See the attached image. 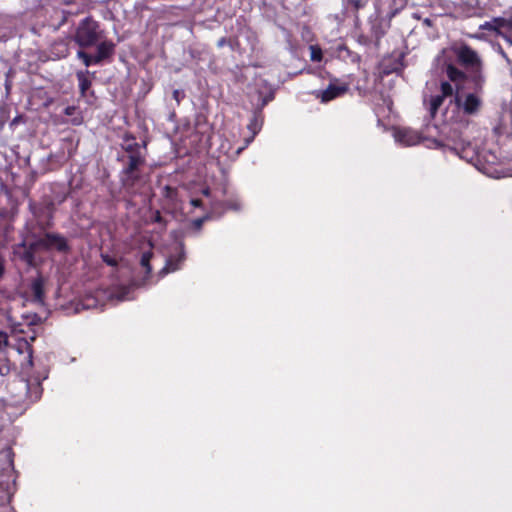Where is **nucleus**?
Here are the masks:
<instances>
[{"label": "nucleus", "mask_w": 512, "mask_h": 512, "mask_svg": "<svg viewBox=\"0 0 512 512\" xmlns=\"http://www.w3.org/2000/svg\"><path fill=\"white\" fill-rule=\"evenodd\" d=\"M469 82L473 84L472 92L461 95L460 91L462 86L456 85V93L453 98V103L459 108L464 115L474 116L477 115L483 107V93L485 85V77L481 71H474L470 73Z\"/></svg>", "instance_id": "f257e3e1"}, {"label": "nucleus", "mask_w": 512, "mask_h": 512, "mask_svg": "<svg viewBox=\"0 0 512 512\" xmlns=\"http://www.w3.org/2000/svg\"><path fill=\"white\" fill-rule=\"evenodd\" d=\"M145 164H137L132 160L130 164H124L120 171V183L122 188L130 195L141 193L142 188L147 184L148 179L143 174L142 168Z\"/></svg>", "instance_id": "f03ea898"}, {"label": "nucleus", "mask_w": 512, "mask_h": 512, "mask_svg": "<svg viewBox=\"0 0 512 512\" xmlns=\"http://www.w3.org/2000/svg\"><path fill=\"white\" fill-rule=\"evenodd\" d=\"M100 25L91 17H86L80 21L74 34L75 43L85 49L95 46L103 37Z\"/></svg>", "instance_id": "7ed1b4c3"}, {"label": "nucleus", "mask_w": 512, "mask_h": 512, "mask_svg": "<svg viewBox=\"0 0 512 512\" xmlns=\"http://www.w3.org/2000/svg\"><path fill=\"white\" fill-rule=\"evenodd\" d=\"M147 145V141L143 140L139 143L135 135L126 132L122 136V142L120 144L125 155L119 156L118 161H122L124 164H130L132 160H136L137 164H146Z\"/></svg>", "instance_id": "20e7f679"}, {"label": "nucleus", "mask_w": 512, "mask_h": 512, "mask_svg": "<svg viewBox=\"0 0 512 512\" xmlns=\"http://www.w3.org/2000/svg\"><path fill=\"white\" fill-rule=\"evenodd\" d=\"M29 209L33 216L36 218L37 223L42 230H46L53 226V217L55 211V205L53 201L48 200L42 203L30 201Z\"/></svg>", "instance_id": "39448f33"}, {"label": "nucleus", "mask_w": 512, "mask_h": 512, "mask_svg": "<svg viewBox=\"0 0 512 512\" xmlns=\"http://www.w3.org/2000/svg\"><path fill=\"white\" fill-rule=\"evenodd\" d=\"M37 245L39 248L46 250L55 249L60 253H68L70 251L67 239L58 233H45L41 238L37 239Z\"/></svg>", "instance_id": "423d86ee"}, {"label": "nucleus", "mask_w": 512, "mask_h": 512, "mask_svg": "<svg viewBox=\"0 0 512 512\" xmlns=\"http://www.w3.org/2000/svg\"><path fill=\"white\" fill-rule=\"evenodd\" d=\"M457 61L465 68H472L474 71L482 72V62L477 52L468 45H462L456 51Z\"/></svg>", "instance_id": "0eeeda50"}, {"label": "nucleus", "mask_w": 512, "mask_h": 512, "mask_svg": "<svg viewBox=\"0 0 512 512\" xmlns=\"http://www.w3.org/2000/svg\"><path fill=\"white\" fill-rule=\"evenodd\" d=\"M39 248L37 240L33 243L26 244L25 241L13 246L14 258L24 262L28 266H33L35 262V252Z\"/></svg>", "instance_id": "6e6552de"}, {"label": "nucleus", "mask_w": 512, "mask_h": 512, "mask_svg": "<svg viewBox=\"0 0 512 512\" xmlns=\"http://www.w3.org/2000/svg\"><path fill=\"white\" fill-rule=\"evenodd\" d=\"M263 113L261 110H255L253 112L252 117L247 125V129L250 132V136L245 138V145L243 147L238 148L237 152L240 153L243 149H245L255 138V136L260 132L263 125Z\"/></svg>", "instance_id": "1a4fd4ad"}, {"label": "nucleus", "mask_w": 512, "mask_h": 512, "mask_svg": "<svg viewBox=\"0 0 512 512\" xmlns=\"http://www.w3.org/2000/svg\"><path fill=\"white\" fill-rule=\"evenodd\" d=\"M395 139L405 146H414L422 141V136L411 128H399L395 132Z\"/></svg>", "instance_id": "9d476101"}, {"label": "nucleus", "mask_w": 512, "mask_h": 512, "mask_svg": "<svg viewBox=\"0 0 512 512\" xmlns=\"http://www.w3.org/2000/svg\"><path fill=\"white\" fill-rule=\"evenodd\" d=\"M97 52L94 55L98 64L110 62L115 54L116 45L111 40L99 41L96 44Z\"/></svg>", "instance_id": "9b49d317"}, {"label": "nucleus", "mask_w": 512, "mask_h": 512, "mask_svg": "<svg viewBox=\"0 0 512 512\" xmlns=\"http://www.w3.org/2000/svg\"><path fill=\"white\" fill-rule=\"evenodd\" d=\"M504 28L511 30L512 20L506 19L504 17H494L490 21H486L480 25L481 30L495 32L498 36L502 35V29Z\"/></svg>", "instance_id": "f8f14e48"}, {"label": "nucleus", "mask_w": 512, "mask_h": 512, "mask_svg": "<svg viewBox=\"0 0 512 512\" xmlns=\"http://www.w3.org/2000/svg\"><path fill=\"white\" fill-rule=\"evenodd\" d=\"M348 91L347 85H336L330 83L328 87L317 94V97L320 98L321 102L327 103L331 100H334L342 95H344Z\"/></svg>", "instance_id": "ddd939ff"}, {"label": "nucleus", "mask_w": 512, "mask_h": 512, "mask_svg": "<svg viewBox=\"0 0 512 512\" xmlns=\"http://www.w3.org/2000/svg\"><path fill=\"white\" fill-rule=\"evenodd\" d=\"M185 260V252L183 244L180 245L179 252L177 254L170 255L166 260L165 266L161 269L160 275L164 276L170 272L177 271L180 269L181 264Z\"/></svg>", "instance_id": "4468645a"}, {"label": "nucleus", "mask_w": 512, "mask_h": 512, "mask_svg": "<svg viewBox=\"0 0 512 512\" xmlns=\"http://www.w3.org/2000/svg\"><path fill=\"white\" fill-rule=\"evenodd\" d=\"M90 72L88 70H79L76 72V78L78 80L79 92L81 97L85 98L90 92L91 96H94V92L90 91L92 81L89 78Z\"/></svg>", "instance_id": "2eb2a0df"}, {"label": "nucleus", "mask_w": 512, "mask_h": 512, "mask_svg": "<svg viewBox=\"0 0 512 512\" xmlns=\"http://www.w3.org/2000/svg\"><path fill=\"white\" fill-rule=\"evenodd\" d=\"M445 72L449 82H453L455 85H459V81H469L470 74H466L453 64H447L445 67Z\"/></svg>", "instance_id": "dca6fc26"}, {"label": "nucleus", "mask_w": 512, "mask_h": 512, "mask_svg": "<svg viewBox=\"0 0 512 512\" xmlns=\"http://www.w3.org/2000/svg\"><path fill=\"white\" fill-rule=\"evenodd\" d=\"M31 292L34 297V301L42 303L44 300V280L42 277H38L32 281Z\"/></svg>", "instance_id": "f3484780"}, {"label": "nucleus", "mask_w": 512, "mask_h": 512, "mask_svg": "<svg viewBox=\"0 0 512 512\" xmlns=\"http://www.w3.org/2000/svg\"><path fill=\"white\" fill-rule=\"evenodd\" d=\"M444 100H445V98L439 94L433 95L430 97L428 110H429L431 118H434L436 116L439 108L444 103Z\"/></svg>", "instance_id": "a211bd4d"}, {"label": "nucleus", "mask_w": 512, "mask_h": 512, "mask_svg": "<svg viewBox=\"0 0 512 512\" xmlns=\"http://www.w3.org/2000/svg\"><path fill=\"white\" fill-rule=\"evenodd\" d=\"M217 47L218 48H222L224 47L225 45L229 46L230 49L232 51H236L239 46H240V41L237 37H230V38H227V37H221L218 41H217Z\"/></svg>", "instance_id": "6ab92c4d"}, {"label": "nucleus", "mask_w": 512, "mask_h": 512, "mask_svg": "<svg viewBox=\"0 0 512 512\" xmlns=\"http://www.w3.org/2000/svg\"><path fill=\"white\" fill-rule=\"evenodd\" d=\"M64 114L66 116H74L71 119V123L73 125H80L83 122V117H82L81 113L78 111V108L76 106H67L64 109Z\"/></svg>", "instance_id": "aec40b11"}, {"label": "nucleus", "mask_w": 512, "mask_h": 512, "mask_svg": "<svg viewBox=\"0 0 512 512\" xmlns=\"http://www.w3.org/2000/svg\"><path fill=\"white\" fill-rule=\"evenodd\" d=\"M153 257V252L151 250L145 251L141 255L140 265L145 269L146 275H150L152 272V266L150 261Z\"/></svg>", "instance_id": "412c9836"}, {"label": "nucleus", "mask_w": 512, "mask_h": 512, "mask_svg": "<svg viewBox=\"0 0 512 512\" xmlns=\"http://www.w3.org/2000/svg\"><path fill=\"white\" fill-rule=\"evenodd\" d=\"M77 57L82 60L86 67L98 65V62L95 60V56L87 53L83 48L77 51Z\"/></svg>", "instance_id": "4be33fe9"}, {"label": "nucleus", "mask_w": 512, "mask_h": 512, "mask_svg": "<svg viewBox=\"0 0 512 512\" xmlns=\"http://www.w3.org/2000/svg\"><path fill=\"white\" fill-rule=\"evenodd\" d=\"M456 87L454 88L449 81H441L440 82V94L442 97H452L455 96Z\"/></svg>", "instance_id": "5701e85b"}, {"label": "nucleus", "mask_w": 512, "mask_h": 512, "mask_svg": "<svg viewBox=\"0 0 512 512\" xmlns=\"http://www.w3.org/2000/svg\"><path fill=\"white\" fill-rule=\"evenodd\" d=\"M436 146L437 147H447L450 151L454 152L455 154L459 155L461 158H466L467 155H464V154H468V150L471 148V145L468 143L466 146H462L461 148V152H459L458 148L457 147H450V146H447L445 144H443L441 141L439 140H435L434 141Z\"/></svg>", "instance_id": "b1692460"}, {"label": "nucleus", "mask_w": 512, "mask_h": 512, "mask_svg": "<svg viewBox=\"0 0 512 512\" xmlns=\"http://www.w3.org/2000/svg\"><path fill=\"white\" fill-rule=\"evenodd\" d=\"M151 222L159 224L162 229H166L167 220L161 215L159 210L153 212L151 216Z\"/></svg>", "instance_id": "393cba45"}, {"label": "nucleus", "mask_w": 512, "mask_h": 512, "mask_svg": "<svg viewBox=\"0 0 512 512\" xmlns=\"http://www.w3.org/2000/svg\"><path fill=\"white\" fill-rule=\"evenodd\" d=\"M310 51H311V55H310V58L312 61H321L322 58H323V53H322V50L319 46L317 45H312L310 46Z\"/></svg>", "instance_id": "a878e982"}, {"label": "nucleus", "mask_w": 512, "mask_h": 512, "mask_svg": "<svg viewBox=\"0 0 512 512\" xmlns=\"http://www.w3.org/2000/svg\"><path fill=\"white\" fill-rule=\"evenodd\" d=\"M369 0H347L348 6L353 10L358 11L368 4Z\"/></svg>", "instance_id": "bb28decb"}, {"label": "nucleus", "mask_w": 512, "mask_h": 512, "mask_svg": "<svg viewBox=\"0 0 512 512\" xmlns=\"http://www.w3.org/2000/svg\"><path fill=\"white\" fill-rule=\"evenodd\" d=\"M101 257H102L103 262L106 263L108 266H111V267L118 266V260L116 258L111 257L107 254H102Z\"/></svg>", "instance_id": "cd10ccee"}, {"label": "nucleus", "mask_w": 512, "mask_h": 512, "mask_svg": "<svg viewBox=\"0 0 512 512\" xmlns=\"http://www.w3.org/2000/svg\"><path fill=\"white\" fill-rule=\"evenodd\" d=\"M173 99L177 102V104H180V102L184 99L185 93L182 90H174L172 93Z\"/></svg>", "instance_id": "c85d7f7f"}, {"label": "nucleus", "mask_w": 512, "mask_h": 512, "mask_svg": "<svg viewBox=\"0 0 512 512\" xmlns=\"http://www.w3.org/2000/svg\"><path fill=\"white\" fill-rule=\"evenodd\" d=\"M209 218H210V216L206 215L204 217L195 219L193 221V226H194L195 230L199 231L202 228V225L205 222V220H207Z\"/></svg>", "instance_id": "c756f323"}, {"label": "nucleus", "mask_w": 512, "mask_h": 512, "mask_svg": "<svg viewBox=\"0 0 512 512\" xmlns=\"http://www.w3.org/2000/svg\"><path fill=\"white\" fill-rule=\"evenodd\" d=\"M14 231L12 223H7L4 227V238L6 241L9 240L10 233Z\"/></svg>", "instance_id": "7c9ffc66"}, {"label": "nucleus", "mask_w": 512, "mask_h": 512, "mask_svg": "<svg viewBox=\"0 0 512 512\" xmlns=\"http://www.w3.org/2000/svg\"><path fill=\"white\" fill-rule=\"evenodd\" d=\"M190 203L195 208H201L204 205L203 201L201 199H198V198L191 199Z\"/></svg>", "instance_id": "2f4dec72"}, {"label": "nucleus", "mask_w": 512, "mask_h": 512, "mask_svg": "<svg viewBox=\"0 0 512 512\" xmlns=\"http://www.w3.org/2000/svg\"><path fill=\"white\" fill-rule=\"evenodd\" d=\"M5 271V260L2 256H0V278L3 276Z\"/></svg>", "instance_id": "473e14b6"}, {"label": "nucleus", "mask_w": 512, "mask_h": 512, "mask_svg": "<svg viewBox=\"0 0 512 512\" xmlns=\"http://www.w3.org/2000/svg\"><path fill=\"white\" fill-rule=\"evenodd\" d=\"M0 337L4 339L3 343L5 346L8 345V335L4 331H0Z\"/></svg>", "instance_id": "72a5a7b5"}, {"label": "nucleus", "mask_w": 512, "mask_h": 512, "mask_svg": "<svg viewBox=\"0 0 512 512\" xmlns=\"http://www.w3.org/2000/svg\"><path fill=\"white\" fill-rule=\"evenodd\" d=\"M510 46H512V38L504 33L500 35Z\"/></svg>", "instance_id": "f704fd0d"}, {"label": "nucleus", "mask_w": 512, "mask_h": 512, "mask_svg": "<svg viewBox=\"0 0 512 512\" xmlns=\"http://www.w3.org/2000/svg\"><path fill=\"white\" fill-rule=\"evenodd\" d=\"M202 194H203L204 196H206V197H210V195H211V191H210V189L207 187V188H204V189L202 190Z\"/></svg>", "instance_id": "c9c22d12"}, {"label": "nucleus", "mask_w": 512, "mask_h": 512, "mask_svg": "<svg viewBox=\"0 0 512 512\" xmlns=\"http://www.w3.org/2000/svg\"><path fill=\"white\" fill-rule=\"evenodd\" d=\"M217 205H218V203H211L210 204L211 210L215 211L217 209Z\"/></svg>", "instance_id": "e433bc0d"}, {"label": "nucleus", "mask_w": 512, "mask_h": 512, "mask_svg": "<svg viewBox=\"0 0 512 512\" xmlns=\"http://www.w3.org/2000/svg\"><path fill=\"white\" fill-rule=\"evenodd\" d=\"M6 452H7V456H8V457L13 456V451H12V449H11V448H8Z\"/></svg>", "instance_id": "4c0bfd02"}, {"label": "nucleus", "mask_w": 512, "mask_h": 512, "mask_svg": "<svg viewBox=\"0 0 512 512\" xmlns=\"http://www.w3.org/2000/svg\"><path fill=\"white\" fill-rule=\"evenodd\" d=\"M24 344L26 345V347L31 351V346L29 345V343L27 341H24Z\"/></svg>", "instance_id": "58836bf2"}, {"label": "nucleus", "mask_w": 512, "mask_h": 512, "mask_svg": "<svg viewBox=\"0 0 512 512\" xmlns=\"http://www.w3.org/2000/svg\"><path fill=\"white\" fill-rule=\"evenodd\" d=\"M393 71H397V69L395 68V69H393V70H388V71H386V73L388 74V73H391V72H393Z\"/></svg>", "instance_id": "ea45409f"}, {"label": "nucleus", "mask_w": 512, "mask_h": 512, "mask_svg": "<svg viewBox=\"0 0 512 512\" xmlns=\"http://www.w3.org/2000/svg\"><path fill=\"white\" fill-rule=\"evenodd\" d=\"M2 349V342L0 341V350Z\"/></svg>", "instance_id": "a19ab883"}]
</instances>
